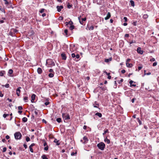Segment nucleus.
Returning a JSON list of instances; mask_svg holds the SVG:
<instances>
[{"instance_id": "1", "label": "nucleus", "mask_w": 159, "mask_h": 159, "mask_svg": "<svg viewBox=\"0 0 159 159\" xmlns=\"http://www.w3.org/2000/svg\"><path fill=\"white\" fill-rule=\"evenodd\" d=\"M97 146L100 150H103L105 148V145L104 143L101 142L97 144Z\"/></svg>"}, {"instance_id": "2", "label": "nucleus", "mask_w": 159, "mask_h": 159, "mask_svg": "<svg viewBox=\"0 0 159 159\" xmlns=\"http://www.w3.org/2000/svg\"><path fill=\"white\" fill-rule=\"evenodd\" d=\"M14 135L15 138L16 139H20L21 138L22 134L19 132L15 133Z\"/></svg>"}, {"instance_id": "3", "label": "nucleus", "mask_w": 159, "mask_h": 159, "mask_svg": "<svg viewBox=\"0 0 159 159\" xmlns=\"http://www.w3.org/2000/svg\"><path fill=\"white\" fill-rule=\"evenodd\" d=\"M78 19L80 23L83 25H84V22L86 20V17L84 18H81V16H79L78 17Z\"/></svg>"}, {"instance_id": "4", "label": "nucleus", "mask_w": 159, "mask_h": 159, "mask_svg": "<svg viewBox=\"0 0 159 159\" xmlns=\"http://www.w3.org/2000/svg\"><path fill=\"white\" fill-rule=\"evenodd\" d=\"M46 63L48 64V65L51 66H53L55 65L54 62L51 59L47 60Z\"/></svg>"}, {"instance_id": "5", "label": "nucleus", "mask_w": 159, "mask_h": 159, "mask_svg": "<svg viewBox=\"0 0 159 159\" xmlns=\"http://www.w3.org/2000/svg\"><path fill=\"white\" fill-rule=\"evenodd\" d=\"M62 116L63 118L65 120H69L70 119L69 115L67 113H63Z\"/></svg>"}, {"instance_id": "6", "label": "nucleus", "mask_w": 159, "mask_h": 159, "mask_svg": "<svg viewBox=\"0 0 159 159\" xmlns=\"http://www.w3.org/2000/svg\"><path fill=\"white\" fill-rule=\"evenodd\" d=\"M21 89V88L20 87H18L16 89V94L17 96H19L20 92V89Z\"/></svg>"}, {"instance_id": "7", "label": "nucleus", "mask_w": 159, "mask_h": 159, "mask_svg": "<svg viewBox=\"0 0 159 159\" xmlns=\"http://www.w3.org/2000/svg\"><path fill=\"white\" fill-rule=\"evenodd\" d=\"M83 139L84 140V142H83V143L84 144L86 143L89 141L88 139L86 136L84 137L83 138Z\"/></svg>"}, {"instance_id": "8", "label": "nucleus", "mask_w": 159, "mask_h": 159, "mask_svg": "<svg viewBox=\"0 0 159 159\" xmlns=\"http://www.w3.org/2000/svg\"><path fill=\"white\" fill-rule=\"evenodd\" d=\"M137 52L138 53L140 54H142L143 53V50H141V48L140 47H138L137 48Z\"/></svg>"}, {"instance_id": "9", "label": "nucleus", "mask_w": 159, "mask_h": 159, "mask_svg": "<svg viewBox=\"0 0 159 159\" xmlns=\"http://www.w3.org/2000/svg\"><path fill=\"white\" fill-rule=\"evenodd\" d=\"M111 16V13L110 12H108L107 15V16L105 18V19L107 20L109 19Z\"/></svg>"}, {"instance_id": "10", "label": "nucleus", "mask_w": 159, "mask_h": 159, "mask_svg": "<svg viewBox=\"0 0 159 159\" xmlns=\"http://www.w3.org/2000/svg\"><path fill=\"white\" fill-rule=\"evenodd\" d=\"M61 56L62 59L66 60V56L64 53H62L61 54Z\"/></svg>"}, {"instance_id": "11", "label": "nucleus", "mask_w": 159, "mask_h": 159, "mask_svg": "<svg viewBox=\"0 0 159 159\" xmlns=\"http://www.w3.org/2000/svg\"><path fill=\"white\" fill-rule=\"evenodd\" d=\"M104 141L105 142L107 143V144H109L110 143V140L108 139L107 137H106V138L104 139Z\"/></svg>"}, {"instance_id": "12", "label": "nucleus", "mask_w": 159, "mask_h": 159, "mask_svg": "<svg viewBox=\"0 0 159 159\" xmlns=\"http://www.w3.org/2000/svg\"><path fill=\"white\" fill-rule=\"evenodd\" d=\"M104 1L103 0H98L96 2L97 4L99 5H102Z\"/></svg>"}, {"instance_id": "13", "label": "nucleus", "mask_w": 159, "mask_h": 159, "mask_svg": "<svg viewBox=\"0 0 159 159\" xmlns=\"http://www.w3.org/2000/svg\"><path fill=\"white\" fill-rule=\"evenodd\" d=\"M87 28H88L89 30H93L94 28V26L93 25H91V26L88 25Z\"/></svg>"}, {"instance_id": "14", "label": "nucleus", "mask_w": 159, "mask_h": 159, "mask_svg": "<svg viewBox=\"0 0 159 159\" xmlns=\"http://www.w3.org/2000/svg\"><path fill=\"white\" fill-rule=\"evenodd\" d=\"M13 72V71L12 69H9L8 73V75L11 76V75L12 74Z\"/></svg>"}, {"instance_id": "15", "label": "nucleus", "mask_w": 159, "mask_h": 159, "mask_svg": "<svg viewBox=\"0 0 159 159\" xmlns=\"http://www.w3.org/2000/svg\"><path fill=\"white\" fill-rule=\"evenodd\" d=\"M126 66L129 68L133 66V64L131 63H128L126 62Z\"/></svg>"}, {"instance_id": "16", "label": "nucleus", "mask_w": 159, "mask_h": 159, "mask_svg": "<svg viewBox=\"0 0 159 159\" xmlns=\"http://www.w3.org/2000/svg\"><path fill=\"white\" fill-rule=\"evenodd\" d=\"M54 142L56 143L57 145H59L60 143L59 142V141L57 140V139H55L54 141Z\"/></svg>"}, {"instance_id": "17", "label": "nucleus", "mask_w": 159, "mask_h": 159, "mask_svg": "<svg viewBox=\"0 0 159 159\" xmlns=\"http://www.w3.org/2000/svg\"><path fill=\"white\" fill-rule=\"evenodd\" d=\"M37 72L39 74H41L42 72V69L40 68H38L37 69Z\"/></svg>"}, {"instance_id": "18", "label": "nucleus", "mask_w": 159, "mask_h": 159, "mask_svg": "<svg viewBox=\"0 0 159 159\" xmlns=\"http://www.w3.org/2000/svg\"><path fill=\"white\" fill-rule=\"evenodd\" d=\"M134 82L132 80H131L129 82V83L130 84V86H134V87H135L136 86V85L135 84H132V83H133Z\"/></svg>"}, {"instance_id": "19", "label": "nucleus", "mask_w": 159, "mask_h": 159, "mask_svg": "<svg viewBox=\"0 0 159 159\" xmlns=\"http://www.w3.org/2000/svg\"><path fill=\"white\" fill-rule=\"evenodd\" d=\"M95 104H93V106L94 107L96 108H98L99 107V104L97 103V102H95Z\"/></svg>"}, {"instance_id": "20", "label": "nucleus", "mask_w": 159, "mask_h": 159, "mask_svg": "<svg viewBox=\"0 0 159 159\" xmlns=\"http://www.w3.org/2000/svg\"><path fill=\"white\" fill-rule=\"evenodd\" d=\"M112 60V58L111 57L109 58V59H106L105 60V61L106 62H108L109 61H111Z\"/></svg>"}, {"instance_id": "21", "label": "nucleus", "mask_w": 159, "mask_h": 159, "mask_svg": "<svg viewBox=\"0 0 159 159\" xmlns=\"http://www.w3.org/2000/svg\"><path fill=\"white\" fill-rule=\"evenodd\" d=\"M95 115L98 116L99 117H101L102 116V114L99 112H97L96 113Z\"/></svg>"}, {"instance_id": "22", "label": "nucleus", "mask_w": 159, "mask_h": 159, "mask_svg": "<svg viewBox=\"0 0 159 159\" xmlns=\"http://www.w3.org/2000/svg\"><path fill=\"white\" fill-rule=\"evenodd\" d=\"M5 74V71H0V75L1 76H3L4 74Z\"/></svg>"}, {"instance_id": "23", "label": "nucleus", "mask_w": 159, "mask_h": 159, "mask_svg": "<svg viewBox=\"0 0 159 159\" xmlns=\"http://www.w3.org/2000/svg\"><path fill=\"white\" fill-rule=\"evenodd\" d=\"M80 57V55L78 54H77L75 56V58L74 59V60L76 61H77V60H76V59H78Z\"/></svg>"}, {"instance_id": "24", "label": "nucleus", "mask_w": 159, "mask_h": 159, "mask_svg": "<svg viewBox=\"0 0 159 159\" xmlns=\"http://www.w3.org/2000/svg\"><path fill=\"white\" fill-rule=\"evenodd\" d=\"M107 133H109V132L107 129H105L104 130V132L102 134L103 135H104Z\"/></svg>"}, {"instance_id": "25", "label": "nucleus", "mask_w": 159, "mask_h": 159, "mask_svg": "<svg viewBox=\"0 0 159 159\" xmlns=\"http://www.w3.org/2000/svg\"><path fill=\"white\" fill-rule=\"evenodd\" d=\"M22 121L24 122H25L27 121V118L25 117H24L22 118Z\"/></svg>"}, {"instance_id": "26", "label": "nucleus", "mask_w": 159, "mask_h": 159, "mask_svg": "<svg viewBox=\"0 0 159 159\" xmlns=\"http://www.w3.org/2000/svg\"><path fill=\"white\" fill-rule=\"evenodd\" d=\"M130 3L131 6H132L134 7V1H133V0H130Z\"/></svg>"}, {"instance_id": "27", "label": "nucleus", "mask_w": 159, "mask_h": 159, "mask_svg": "<svg viewBox=\"0 0 159 159\" xmlns=\"http://www.w3.org/2000/svg\"><path fill=\"white\" fill-rule=\"evenodd\" d=\"M35 96L36 95L34 94H33L31 96V99H32V100H33V101H34L35 99Z\"/></svg>"}, {"instance_id": "28", "label": "nucleus", "mask_w": 159, "mask_h": 159, "mask_svg": "<svg viewBox=\"0 0 159 159\" xmlns=\"http://www.w3.org/2000/svg\"><path fill=\"white\" fill-rule=\"evenodd\" d=\"M0 10L4 13H5V11L4 9L3 8L1 7V6H0Z\"/></svg>"}, {"instance_id": "29", "label": "nucleus", "mask_w": 159, "mask_h": 159, "mask_svg": "<svg viewBox=\"0 0 159 159\" xmlns=\"http://www.w3.org/2000/svg\"><path fill=\"white\" fill-rule=\"evenodd\" d=\"M43 159H48V158L46 157L45 155H43L41 157Z\"/></svg>"}, {"instance_id": "30", "label": "nucleus", "mask_w": 159, "mask_h": 159, "mask_svg": "<svg viewBox=\"0 0 159 159\" xmlns=\"http://www.w3.org/2000/svg\"><path fill=\"white\" fill-rule=\"evenodd\" d=\"M56 121L58 122V123H60L61 121V119L60 118H57L56 119Z\"/></svg>"}, {"instance_id": "31", "label": "nucleus", "mask_w": 159, "mask_h": 159, "mask_svg": "<svg viewBox=\"0 0 159 159\" xmlns=\"http://www.w3.org/2000/svg\"><path fill=\"white\" fill-rule=\"evenodd\" d=\"M100 89H101L103 91H105L106 89V87L105 86L103 87H99Z\"/></svg>"}, {"instance_id": "32", "label": "nucleus", "mask_w": 159, "mask_h": 159, "mask_svg": "<svg viewBox=\"0 0 159 159\" xmlns=\"http://www.w3.org/2000/svg\"><path fill=\"white\" fill-rule=\"evenodd\" d=\"M9 114H6V113H4L3 115V117L4 118H6L7 116H9Z\"/></svg>"}, {"instance_id": "33", "label": "nucleus", "mask_w": 159, "mask_h": 159, "mask_svg": "<svg viewBox=\"0 0 159 159\" xmlns=\"http://www.w3.org/2000/svg\"><path fill=\"white\" fill-rule=\"evenodd\" d=\"M54 73H50L48 75V76L50 78H52L54 76Z\"/></svg>"}, {"instance_id": "34", "label": "nucleus", "mask_w": 159, "mask_h": 159, "mask_svg": "<svg viewBox=\"0 0 159 159\" xmlns=\"http://www.w3.org/2000/svg\"><path fill=\"white\" fill-rule=\"evenodd\" d=\"M24 100L25 102H27L28 100V98L27 97H25L24 98Z\"/></svg>"}, {"instance_id": "35", "label": "nucleus", "mask_w": 159, "mask_h": 159, "mask_svg": "<svg viewBox=\"0 0 159 159\" xmlns=\"http://www.w3.org/2000/svg\"><path fill=\"white\" fill-rule=\"evenodd\" d=\"M75 26L73 25H70L69 27V29L71 30H72L73 29H74Z\"/></svg>"}, {"instance_id": "36", "label": "nucleus", "mask_w": 159, "mask_h": 159, "mask_svg": "<svg viewBox=\"0 0 159 159\" xmlns=\"http://www.w3.org/2000/svg\"><path fill=\"white\" fill-rule=\"evenodd\" d=\"M3 1L4 2V3L6 5H9V2L7 0H3Z\"/></svg>"}, {"instance_id": "37", "label": "nucleus", "mask_w": 159, "mask_h": 159, "mask_svg": "<svg viewBox=\"0 0 159 159\" xmlns=\"http://www.w3.org/2000/svg\"><path fill=\"white\" fill-rule=\"evenodd\" d=\"M137 120L138 121V122L139 124L140 125H141L142 124V122L140 120L139 118H137Z\"/></svg>"}, {"instance_id": "38", "label": "nucleus", "mask_w": 159, "mask_h": 159, "mask_svg": "<svg viewBox=\"0 0 159 159\" xmlns=\"http://www.w3.org/2000/svg\"><path fill=\"white\" fill-rule=\"evenodd\" d=\"M57 11L58 12H60L61 11V9L59 8V6H57Z\"/></svg>"}, {"instance_id": "39", "label": "nucleus", "mask_w": 159, "mask_h": 159, "mask_svg": "<svg viewBox=\"0 0 159 159\" xmlns=\"http://www.w3.org/2000/svg\"><path fill=\"white\" fill-rule=\"evenodd\" d=\"M30 140V138L28 136H26V140L27 142L29 141Z\"/></svg>"}, {"instance_id": "40", "label": "nucleus", "mask_w": 159, "mask_h": 159, "mask_svg": "<svg viewBox=\"0 0 159 159\" xmlns=\"http://www.w3.org/2000/svg\"><path fill=\"white\" fill-rule=\"evenodd\" d=\"M72 5H70L69 4V3H68L67 5V7L68 8H71V7H72Z\"/></svg>"}, {"instance_id": "41", "label": "nucleus", "mask_w": 159, "mask_h": 159, "mask_svg": "<svg viewBox=\"0 0 159 159\" xmlns=\"http://www.w3.org/2000/svg\"><path fill=\"white\" fill-rule=\"evenodd\" d=\"M10 116H11V117L10 118V119H7V120H11V119H12V113H11V114H10Z\"/></svg>"}, {"instance_id": "42", "label": "nucleus", "mask_w": 159, "mask_h": 159, "mask_svg": "<svg viewBox=\"0 0 159 159\" xmlns=\"http://www.w3.org/2000/svg\"><path fill=\"white\" fill-rule=\"evenodd\" d=\"M148 16L147 14H144L143 16V18L144 19L147 18L148 17Z\"/></svg>"}, {"instance_id": "43", "label": "nucleus", "mask_w": 159, "mask_h": 159, "mask_svg": "<svg viewBox=\"0 0 159 159\" xmlns=\"http://www.w3.org/2000/svg\"><path fill=\"white\" fill-rule=\"evenodd\" d=\"M45 9L43 8L42 9L39 11V12L42 13L44 11Z\"/></svg>"}, {"instance_id": "44", "label": "nucleus", "mask_w": 159, "mask_h": 159, "mask_svg": "<svg viewBox=\"0 0 159 159\" xmlns=\"http://www.w3.org/2000/svg\"><path fill=\"white\" fill-rule=\"evenodd\" d=\"M11 31H12L14 33H16L18 31L16 30L15 29H12L11 30Z\"/></svg>"}, {"instance_id": "45", "label": "nucleus", "mask_w": 159, "mask_h": 159, "mask_svg": "<svg viewBox=\"0 0 159 159\" xmlns=\"http://www.w3.org/2000/svg\"><path fill=\"white\" fill-rule=\"evenodd\" d=\"M123 81V79H121L119 81H118V83L120 84H121V83Z\"/></svg>"}, {"instance_id": "46", "label": "nucleus", "mask_w": 159, "mask_h": 159, "mask_svg": "<svg viewBox=\"0 0 159 159\" xmlns=\"http://www.w3.org/2000/svg\"><path fill=\"white\" fill-rule=\"evenodd\" d=\"M49 72L51 73H54L53 70L52 69H51L49 70Z\"/></svg>"}, {"instance_id": "47", "label": "nucleus", "mask_w": 159, "mask_h": 159, "mask_svg": "<svg viewBox=\"0 0 159 159\" xmlns=\"http://www.w3.org/2000/svg\"><path fill=\"white\" fill-rule=\"evenodd\" d=\"M64 33L66 34V35H67V33H68V30L67 29H66L64 30Z\"/></svg>"}, {"instance_id": "48", "label": "nucleus", "mask_w": 159, "mask_h": 159, "mask_svg": "<svg viewBox=\"0 0 159 159\" xmlns=\"http://www.w3.org/2000/svg\"><path fill=\"white\" fill-rule=\"evenodd\" d=\"M68 23H69V24L70 25H72L73 24V22L71 20L69 21L68 22Z\"/></svg>"}, {"instance_id": "49", "label": "nucleus", "mask_w": 159, "mask_h": 159, "mask_svg": "<svg viewBox=\"0 0 159 159\" xmlns=\"http://www.w3.org/2000/svg\"><path fill=\"white\" fill-rule=\"evenodd\" d=\"M75 56L76 55L75 54V53H72V54H71V57H72L73 58H75Z\"/></svg>"}, {"instance_id": "50", "label": "nucleus", "mask_w": 159, "mask_h": 159, "mask_svg": "<svg viewBox=\"0 0 159 159\" xmlns=\"http://www.w3.org/2000/svg\"><path fill=\"white\" fill-rule=\"evenodd\" d=\"M29 148H30V151L32 152H33V149L32 148V147H30L29 146Z\"/></svg>"}, {"instance_id": "51", "label": "nucleus", "mask_w": 159, "mask_h": 159, "mask_svg": "<svg viewBox=\"0 0 159 159\" xmlns=\"http://www.w3.org/2000/svg\"><path fill=\"white\" fill-rule=\"evenodd\" d=\"M157 64V62H154L153 63L152 66H156Z\"/></svg>"}, {"instance_id": "52", "label": "nucleus", "mask_w": 159, "mask_h": 159, "mask_svg": "<svg viewBox=\"0 0 159 159\" xmlns=\"http://www.w3.org/2000/svg\"><path fill=\"white\" fill-rule=\"evenodd\" d=\"M44 150L45 151H47L48 150V146L47 145L44 148Z\"/></svg>"}, {"instance_id": "53", "label": "nucleus", "mask_w": 159, "mask_h": 159, "mask_svg": "<svg viewBox=\"0 0 159 159\" xmlns=\"http://www.w3.org/2000/svg\"><path fill=\"white\" fill-rule=\"evenodd\" d=\"M18 109L19 110H21L23 109V107L21 106H20L18 107Z\"/></svg>"}, {"instance_id": "54", "label": "nucleus", "mask_w": 159, "mask_h": 159, "mask_svg": "<svg viewBox=\"0 0 159 159\" xmlns=\"http://www.w3.org/2000/svg\"><path fill=\"white\" fill-rule=\"evenodd\" d=\"M77 153L76 152H75V153L74 152H72L71 154V155L72 156H73L75 155V154H76Z\"/></svg>"}, {"instance_id": "55", "label": "nucleus", "mask_w": 159, "mask_h": 159, "mask_svg": "<svg viewBox=\"0 0 159 159\" xmlns=\"http://www.w3.org/2000/svg\"><path fill=\"white\" fill-rule=\"evenodd\" d=\"M6 150H7V148L6 147H4L3 149L2 152H5L6 151Z\"/></svg>"}, {"instance_id": "56", "label": "nucleus", "mask_w": 159, "mask_h": 159, "mask_svg": "<svg viewBox=\"0 0 159 159\" xmlns=\"http://www.w3.org/2000/svg\"><path fill=\"white\" fill-rule=\"evenodd\" d=\"M5 86L7 88H8L9 87V85L8 84H7L5 85Z\"/></svg>"}, {"instance_id": "57", "label": "nucleus", "mask_w": 159, "mask_h": 159, "mask_svg": "<svg viewBox=\"0 0 159 159\" xmlns=\"http://www.w3.org/2000/svg\"><path fill=\"white\" fill-rule=\"evenodd\" d=\"M124 20H125V22H126L127 21V18L126 17H124Z\"/></svg>"}, {"instance_id": "58", "label": "nucleus", "mask_w": 159, "mask_h": 159, "mask_svg": "<svg viewBox=\"0 0 159 159\" xmlns=\"http://www.w3.org/2000/svg\"><path fill=\"white\" fill-rule=\"evenodd\" d=\"M150 60L151 61H155V60L154 58H152Z\"/></svg>"}, {"instance_id": "59", "label": "nucleus", "mask_w": 159, "mask_h": 159, "mask_svg": "<svg viewBox=\"0 0 159 159\" xmlns=\"http://www.w3.org/2000/svg\"><path fill=\"white\" fill-rule=\"evenodd\" d=\"M44 104L46 106H47L49 104V102H45Z\"/></svg>"}, {"instance_id": "60", "label": "nucleus", "mask_w": 159, "mask_h": 159, "mask_svg": "<svg viewBox=\"0 0 159 159\" xmlns=\"http://www.w3.org/2000/svg\"><path fill=\"white\" fill-rule=\"evenodd\" d=\"M12 31H11H11L9 33V34L11 36H13V33H12Z\"/></svg>"}, {"instance_id": "61", "label": "nucleus", "mask_w": 159, "mask_h": 159, "mask_svg": "<svg viewBox=\"0 0 159 159\" xmlns=\"http://www.w3.org/2000/svg\"><path fill=\"white\" fill-rule=\"evenodd\" d=\"M121 72L122 74H124L125 72V70H123L121 71Z\"/></svg>"}, {"instance_id": "62", "label": "nucleus", "mask_w": 159, "mask_h": 159, "mask_svg": "<svg viewBox=\"0 0 159 159\" xmlns=\"http://www.w3.org/2000/svg\"><path fill=\"white\" fill-rule=\"evenodd\" d=\"M104 72H105V73L106 74V75H107L108 76L109 75H110V73H107V72H106V71H105Z\"/></svg>"}, {"instance_id": "63", "label": "nucleus", "mask_w": 159, "mask_h": 159, "mask_svg": "<svg viewBox=\"0 0 159 159\" xmlns=\"http://www.w3.org/2000/svg\"><path fill=\"white\" fill-rule=\"evenodd\" d=\"M5 138L7 139H8L10 138V137L9 136L7 135L6 136Z\"/></svg>"}, {"instance_id": "64", "label": "nucleus", "mask_w": 159, "mask_h": 159, "mask_svg": "<svg viewBox=\"0 0 159 159\" xmlns=\"http://www.w3.org/2000/svg\"><path fill=\"white\" fill-rule=\"evenodd\" d=\"M136 23H137V22H136V21L134 22L133 23V24L134 26H136Z\"/></svg>"}]
</instances>
